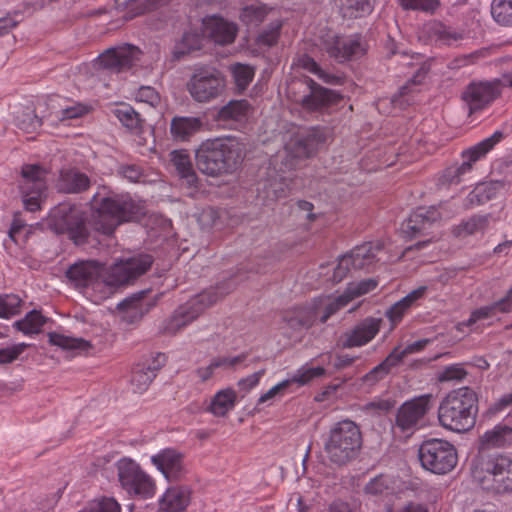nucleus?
<instances>
[{
  "instance_id": "nucleus-20",
  "label": "nucleus",
  "mask_w": 512,
  "mask_h": 512,
  "mask_svg": "<svg viewBox=\"0 0 512 512\" xmlns=\"http://www.w3.org/2000/svg\"><path fill=\"white\" fill-rule=\"evenodd\" d=\"M309 93L301 99L302 107L307 111H319L330 105L337 104L341 99L340 95L333 90L324 88L314 80H305Z\"/></svg>"
},
{
  "instance_id": "nucleus-5",
  "label": "nucleus",
  "mask_w": 512,
  "mask_h": 512,
  "mask_svg": "<svg viewBox=\"0 0 512 512\" xmlns=\"http://www.w3.org/2000/svg\"><path fill=\"white\" fill-rule=\"evenodd\" d=\"M362 447L359 426L351 420L337 422L329 431L324 450L331 463L344 466L357 458Z\"/></svg>"
},
{
  "instance_id": "nucleus-54",
  "label": "nucleus",
  "mask_w": 512,
  "mask_h": 512,
  "mask_svg": "<svg viewBox=\"0 0 512 512\" xmlns=\"http://www.w3.org/2000/svg\"><path fill=\"white\" fill-rule=\"evenodd\" d=\"M467 376V372L461 364H453L445 367L439 374L440 382L461 381Z\"/></svg>"
},
{
  "instance_id": "nucleus-42",
  "label": "nucleus",
  "mask_w": 512,
  "mask_h": 512,
  "mask_svg": "<svg viewBox=\"0 0 512 512\" xmlns=\"http://www.w3.org/2000/svg\"><path fill=\"white\" fill-rule=\"evenodd\" d=\"M49 343L66 350H87L90 348L88 341L82 338L67 337L56 332L48 333Z\"/></svg>"
},
{
  "instance_id": "nucleus-61",
  "label": "nucleus",
  "mask_w": 512,
  "mask_h": 512,
  "mask_svg": "<svg viewBox=\"0 0 512 512\" xmlns=\"http://www.w3.org/2000/svg\"><path fill=\"white\" fill-rule=\"evenodd\" d=\"M388 488H389L388 479L385 476L380 475V476L373 478L366 484L365 491H366V493L371 494V495H378V494H382Z\"/></svg>"
},
{
  "instance_id": "nucleus-51",
  "label": "nucleus",
  "mask_w": 512,
  "mask_h": 512,
  "mask_svg": "<svg viewBox=\"0 0 512 512\" xmlns=\"http://www.w3.org/2000/svg\"><path fill=\"white\" fill-rule=\"evenodd\" d=\"M492 198V192L486 185L477 186L466 197L465 208L470 209L482 205Z\"/></svg>"
},
{
  "instance_id": "nucleus-15",
  "label": "nucleus",
  "mask_w": 512,
  "mask_h": 512,
  "mask_svg": "<svg viewBox=\"0 0 512 512\" xmlns=\"http://www.w3.org/2000/svg\"><path fill=\"white\" fill-rule=\"evenodd\" d=\"M381 324V318H364L341 334L338 339V346L343 349H351L368 344L379 333Z\"/></svg>"
},
{
  "instance_id": "nucleus-40",
  "label": "nucleus",
  "mask_w": 512,
  "mask_h": 512,
  "mask_svg": "<svg viewBox=\"0 0 512 512\" xmlns=\"http://www.w3.org/2000/svg\"><path fill=\"white\" fill-rule=\"evenodd\" d=\"M202 41L201 35L197 32L184 33L180 43L175 47V58L180 59L191 52L200 50L202 48Z\"/></svg>"
},
{
  "instance_id": "nucleus-57",
  "label": "nucleus",
  "mask_w": 512,
  "mask_h": 512,
  "mask_svg": "<svg viewBox=\"0 0 512 512\" xmlns=\"http://www.w3.org/2000/svg\"><path fill=\"white\" fill-rule=\"evenodd\" d=\"M26 343H19L11 347L0 349V364H8L16 360L21 353L28 347Z\"/></svg>"
},
{
  "instance_id": "nucleus-24",
  "label": "nucleus",
  "mask_w": 512,
  "mask_h": 512,
  "mask_svg": "<svg viewBox=\"0 0 512 512\" xmlns=\"http://www.w3.org/2000/svg\"><path fill=\"white\" fill-rule=\"evenodd\" d=\"M325 140V134L320 128H312L295 139L291 152L297 158L311 157L324 144Z\"/></svg>"
},
{
  "instance_id": "nucleus-16",
  "label": "nucleus",
  "mask_w": 512,
  "mask_h": 512,
  "mask_svg": "<svg viewBox=\"0 0 512 512\" xmlns=\"http://www.w3.org/2000/svg\"><path fill=\"white\" fill-rule=\"evenodd\" d=\"M141 51L138 47L126 44L107 49L98 57L99 65L113 73L127 71L139 61Z\"/></svg>"
},
{
  "instance_id": "nucleus-10",
  "label": "nucleus",
  "mask_w": 512,
  "mask_h": 512,
  "mask_svg": "<svg viewBox=\"0 0 512 512\" xmlns=\"http://www.w3.org/2000/svg\"><path fill=\"white\" fill-rule=\"evenodd\" d=\"M116 468L118 481L127 494L141 499L154 495V481L134 460L122 458L116 463Z\"/></svg>"
},
{
  "instance_id": "nucleus-32",
  "label": "nucleus",
  "mask_w": 512,
  "mask_h": 512,
  "mask_svg": "<svg viewBox=\"0 0 512 512\" xmlns=\"http://www.w3.org/2000/svg\"><path fill=\"white\" fill-rule=\"evenodd\" d=\"M170 161L178 175L184 179L189 186L196 185L198 177L187 150L181 149L172 151L170 153Z\"/></svg>"
},
{
  "instance_id": "nucleus-8",
  "label": "nucleus",
  "mask_w": 512,
  "mask_h": 512,
  "mask_svg": "<svg viewBox=\"0 0 512 512\" xmlns=\"http://www.w3.org/2000/svg\"><path fill=\"white\" fill-rule=\"evenodd\" d=\"M226 87L221 72L210 66H195L186 88L191 98L197 103H209L219 98Z\"/></svg>"
},
{
  "instance_id": "nucleus-19",
  "label": "nucleus",
  "mask_w": 512,
  "mask_h": 512,
  "mask_svg": "<svg viewBox=\"0 0 512 512\" xmlns=\"http://www.w3.org/2000/svg\"><path fill=\"white\" fill-rule=\"evenodd\" d=\"M501 80L492 82L471 83L462 94L469 106L470 113L481 110L489 105L500 94Z\"/></svg>"
},
{
  "instance_id": "nucleus-4",
  "label": "nucleus",
  "mask_w": 512,
  "mask_h": 512,
  "mask_svg": "<svg viewBox=\"0 0 512 512\" xmlns=\"http://www.w3.org/2000/svg\"><path fill=\"white\" fill-rule=\"evenodd\" d=\"M235 286V281L204 290L180 305L173 314L165 319L159 331L165 335H175L196 320L206 309L228 294Z\"/></svg>"
},
{
  "instance_id": "nucleus-49",
  "label": "nucleus",
  "mask_w": 512,
  "mask_h": 512,
  "mask_svg": "<svg viewBox=\"0 0 512 512\" xmlns=\"http://www.w3.org/2000/svg\"><path fill=\"white\" fill-rule=\"evenodd\" d=\"M22 300L15 294L0 296V318H9L20 312Z\"/></svg>"
},
{
  "instance_id": "nucleus-17",
  "label": "nucleus",
  "mask_w": 512,
  "mask_h": 512,
  "mask_svg": "<svg viewBox=\"0 0 512 512\" xmlns=\"http://www.w3.org/2000/svg\"><path fill=\"white\" fill-rule=\"evenodd\" d=\"M167 357L164 353H157L132 369L131 386L134 393L145 392L157 376L161 368L166 364Z\"/></svg>"
},
{
  "instance_id": "nucleus-9",
  "label": "nucleus",
  "mask_w": 512,
  "mask_h": 512,
  "mask_svg": "<svg viewBox=\"0 0 512 512\" xmlns=\"http://www.w3.org/2000/svg\"><path fill=\"white\" fill-rule=\"evenodd\" d=\"M49 226L59 234H68L76 245L87 242L89 231L84 213L75 205L62 203L49 214Z\"/></svg>"
},
{
  "instance_id": "nucleus-50",
  "label": "nucleus",
  "mask_w": 512,
  "mask_h": 512,
  "mask_svg": "<svg viewBox=\"0 0 512 512\" xmlns=\"http://www.w3.org/2000/svg\"><path fill=\"white\" fill-rule=\"evenodd\" d=\"M404 10L421 11L428 14H434L440 7L439 0H399Z\"/></svg>"
},
{
  "instance_id": "nucleus-62",
  "label": "nucleus",
  "mask_w": 512,
  "mask_h": 512,
  "mask_svg": "<svg viewBox=\"0 0 512 512\" xmlns=\"http://www.w3.org/2000/svg\"><path fill=\"white\" fill-rule=\"evenodd\" d=\"M512 404V392L503 395L497 402L492 404L485 415L489 418L495 416L496 414L504 411L508 406Z\"/></svg>"
},
{
  "instance_id": "nucleus-59",
  "label": "nucleus",
  "mask_w": 512,
  "mask_h": 512,
  "mask_svg": "<svg viewBox=\"0 0 512 512\" xmlns=\"http://www.w3.org/2000/svg\"><path fill=\"white\" fill-rule=\"evenodd\" d=\"M405 354L403 353L402 350H400V347L397 346L395 347L390 353L389 355L381 362L379 363L384 371L386 372V374H389V372L391 371L392 368L398 366L402 361L403 359L405 358Z\"/></svg>"
},
{
  "instance_id": "nucleus-53",
  "label": "nucleus",
  "mask_w": 512,
  "mask_h": 512,
  "mask_svg": "<svg viewBox=\"0 0 512 512\" xmlns=\"http://www.w3.org/2000/svg\"><path fill=\"white\" fill-rule=\"evenodd\" d=\"M282 23L274 21L270 23L258 36V43L266 46H273L277 43Z\"/></svg>"
},
{
  "instance_id": "nucleus-35",
  "label": "nucleus",
  "mask_w": 512,
  "mask_h": 512,
  "mask_svg": "<svg viewBox=\"0 0 512 512\" xmlns=\"http://www.w3.org/2000/svg\"><path fill=\"white\" fill-rule=\"evenodd\" d=\"M426 290L427 288L425 286H421L411 291L405 297L393 304L386 311L385 315L393 324H397L402 320L404 314L412 306V304L424 296Z\"/></svg>"
},
{
  "instance_id": "nucleus-23",
  "label": "nucleus",
  "mask_w": 512,
  "mask_h": 512,
  "mask_svg": "<svg viewBox=\"0 0 512 512\" xmlns=\"http://www.w3.org/2000/svg\"><path fill=\"white\" fill-rule=\"evenodd\" d=\"M204 33L218 45H228L234 42L237 27L220 17H210L203 22Z\"/></svg>"
},
{
  "instance_id": "nucleus-25",
  "label": "nucleus",
  "mask_w": 512,
  "mask_h": 512,
  "mask_svg": "<svg viewBox=\"0 0 512 512\" xmlns=\"http://www.w3.org/2000/svg\"><path fill=\"white\" fill-rule=\"evenodd\" d=\"M147 292L146 290L139 291L117 304V309L126 313L125 320L130 323L138 321L154 306V302L145 299Z\"/></svg>"
},
{
  "instance_id": "nucleus-33",
  "label": "nucleus",
  "mask_w": 512,
  "mask_h": 512,
  "mask_svg": "<svg viewBox=\"0 0 512 512\" xmlns=\"http://www.w3.org/2000/svg\"><path fill=\"white\" fill-rule=\"evenodd\" d=\"M190 500L188 490L181 487H170L160 500V508L165 512H181Z\"/></svg>"
},
{
  "instance_id": "nucleus-2",
  "label": "nucleus",
  "mask_w": 512,
  "mask_h": 512,
  "mask_svg": "<svg viewBox=\"0 0 512 512\" xmlns=\"http://www.w3.org/2000/svg\"><path fill=\"white\" fill-rule=\"evenodd\" d=\"M244 150V145L233 137L207 139L195 151L196 166L211 177L232 174L242 163Z\"/></svg>"
},
{
  "instance_id": "nucleus-28",
  "label": "nucleus",
  "mask_w": 512,
  "mask_h": 512,
  "mask_svg": "<svg viewBox=\"0 0 512 512\" xmlns=\"http://www.w3.org/2000/svg\"><path fill=\"white\" fill-rule=\"evenodd\" d=\"M382 249V245L371 242L356 246L349 254L345 256L351 260V267L354 270L370 271L376 263V253Z\"/></svg>"
},
{
  "instance_id": "nucleus-47",
  "label": "nucleus",
  "mask_w": 512,
  "mask_h": 512,
  "mask_svg": "<svg viewBox=\"0 0 512 512\" xmlns=\"http://www.w3.org/2000/svg\"><path fill=\"white\" fill-rule=\"evenodd\" d=\"M373 10L370 0H346L343 4L344 15L349 18L363 17Z\"/></svg>"
},
{
  "instance_id": "nucleus-29",
  "label": "nucleus",
  "mask_w": 512,
  "mask_h": 512,
  "mask_svg": "<svg viewBox=\"0 0 512 512\" xmlns=\"http://www.w3.org/2000/svg\"><path fill=\"white\" fill-rule=\"evenodd\" d=\"M511 443L512 427L507 424H498L479 438L478 449L479 452H483L491 448L504 447Z\"/></svg>"
},
{
  "instance_id": "nucleus-12",
  "label": "nucleus",
  "mask_w": 512,
  "mask_h": 512,
  "mask_svg": "<svg viewBox=\"0 0 512 512\" xmlns=\"http://www.w3.org/2000/svg\"><path fill=\"white\" fill-rule=\"evenodd\" d=\"M433 402L432 394H423L405 401L397 410L395 428L409 434L421 428Z\"/></svg>"
},
{
  "instance_id": "nucleus-45",
  "label": "nucleus",
  "mask_w": 512,
  "mask_h": 512,
  "mask_svg": "<svg viewBox=\"0 0 512 512\" xmlns=\"http://www.w3.org/2000/svg\"><path fill=\"white\" fill-rule=\"evenodd\" d=\"M230 71L238 90H245L254 77V69L250 65L235 63L230 66Z\"/></svg>"
},
{
  "instance_id": "nucleus-1",
  "label": "nucleus",
  "mask_w": 512,
  "mask_h": 512,
  "mask_svg": "<svg viewBox=\"0 0 512 512\" xmlns=\"http://www.w3.org/2000/svg\"><path fill=\"white\" fill-rule=\"evenodd\" d=\"M90 225L101 234L112 235L123 223L137 220L144 207L129 193H117L103 186L90 200Z\"/></svg>"
},
{
  "instance_id": "nucleus-38",
  "label": "nucleus",
  "mask_w": 512,
  "mask_h": 512,
  "mask_svg": "<svg viewBox=\"0 0 512 512\" xmlns=\"http://www.w3.org/2000/svg\"><path fill=\"white\" fill-rule=\"evenodd\" d=\"M113 113L127 129L136 133L141 130L143 120L139 113L129 104H120L113 110Z\"/></svg>"
},
{
  "instance_id": "nucleus-43",
  "label": "nucleus",
  "mask_w": 512,
  "mask_h": 512,
  "mask_svg": "<svg viewBox=\"0 0 512 512\" xmlns=\"http://www.w3.org/2000/svg\"><path fill=\"white\" fill-rule=\"evenodd\" d=\"M491 14L502 26H512V0H492Z\"/></svg>"
},
{
  "instance_id": "nucleus-7",
  "label": "nucleus",
  "mask_w": 512,
  "mask_h": 512,
  "mask_svg": "<svg viewBox=\"0 0 512 512\" xmlns=\"http://www.w3.org/2000/svg\"><path fill=\"white\" fill-rule=\"evenodd\" d=\"M418 458L425 470L438 475L449 473L458 461L454 445L438 438L424 440L419 446Z\"/></svg>"
},
{
  "instance_id": "nucleus-56",
  "label": "nucleus",
  "mask_w": 512,
  "mask_h": 512,
  "mask_svg": "<svg viewBox=\"0 0 512 512\" xmlns=\"http://www.w3.org/2000/svg\"><path fill=\"white\" fill-rule=\"evenodd\" d=\"M350 302L348 295L344 292L325 305L324 312L320 316V321L325 323L333 314L345 307Z\"/></svg>"
},
{
  "instance_id": "nucleus-6",
  "label": "nucleus",
  "mask_w": 512,
  "mask_h": 512,
  "mask_svg": "<svg viewBox=\"0 0 512 512\" xmlns=\"http://www.w3.org/2000/svg\"><path fill=\"white\" fill-rule=\"evenodd\" d=\"M474 477L484 490L496 494L512 492V458L496 454L482 459Z\"/></svg>"
},
{
  "instance_id": "nucleus-52",
  "label": "nucleus",
  "mask_w": 512,
  "mask_h": 512,
  "mask_svg": "<svg viewBox=\"0 0 512 512\" xmlns=\"http://www.w3.org/2000/svg\"><path fill=\"white\" fill-rule=\"evenodd\" d=\"M377 281L374 279H365L361 280L358 283H349L344 293L348 295L349 300L352 301L356 297L362 296L372 290H374L377 286Z\"/></svg>"
},
{
  "instance_id": "nucleus-27",
  "label": "nucleus",
  "mask_w": 512,
  "mask_h": 512,
  "mask_svg": "<svg viewBox=\"0 0 512 512\" xmlns=\"http://www.w3.org/2000/svg\"><path fill=\"white\" fill-rule=\"evenodd\" d=\"M204 127L200 117L175 116L170 122V134L177 142H187Z\"/></svg>"
},
{
  "instance_id": "nucleus-22",
  "label": "nucleus",
  "mask_w": 512,
  "mask_h": 512,
  "mask_svg": "<svg viewBox=\"0 0 512 512\" xmlns=\"http://www.w3.org/2000/svg\"><path fill=\"white\" fill-rule=\"evenodd\" d=\"M102 266L96 261H79L66 271V277L76 287L94 285L101 276Z\"/></svg>"
},
{
  "instance_id": "nucleus-58",
  "label": "nucleus",
  "mask_w": 512,
  "mask_h": 512,
  "mask_svg": "<svg viewBox=\"0 0 512 512\" xmlns=\"http://www.w3.org/2000/svg\"><path fill=\"white\" fill-rule=\"evenodd\" d=\"M136 100L147 103L154 107L160 102V96L153 87L142 86L136 93Z\"/></svg>"
},
{
  "instance_id": "nucleus-26",
  "label": "nucleus",
  "mask_w": 512,
  "mask_h": 512,
  "mask_svg": "<svg viewBox=\"0 0 512 512\" xmlns=\"http://www.w3.org/2000/svg\"><path fill=\"white\" fill-rule=\"evenodd\" d=\"M152 463L169 481L178 480L183 470L182 455L175 450L166 449L152 456Z\"/></svg>"
},
{
  "instance_id": "nucleus-41",
  "label": "nucleus",
  "mask_w": 512,
  "mask_h": 512,
  "mask_svg": "<svg viewBox=\"0 0 512 512\" xmlns=\"http://www.w3.org/2000/svg\"><path fill=\"white\" fill-rule=\"evenodd\" d=\"M297 65L300 68L316 75L319 79L323 80L326 83H330V84H338L339 83V80H340L339 77L329 74L326 71H324L312 57H310L306 54H304L298 58Z\"/></svg>"
},
{
  "instance_id": "nucleus-30",
  "label": "nucleus",
  "mask_w": 512,
  "mask_h": 512,
  "mask_svg": "<svg viewBox=\"0 0 512 512\" xmlns=\"http://www.w3.org/2000/svg\"><path fill=\"white\" fill-rule=\"evenodd\" d=\"M317 317L315 306H305L286 311L283 314V321L288 328L299 331L310 328L315 323Z\"/></svg>"
},
{
  "instance_id": "nucleus-18",
  "label": "nucleus",
  "mask_w": 512,
  "mask_h": 512,
  "mask_svg": "<svg viewBox=\"0 0 512 512\" xmlns=\"http://www.w3.org/2000/svg\"><path fill=\"white\" fill-rule=\"evenodd\" d=\"M440 219V212L435 207H419L402 223L401 229L411 238L428 235Z\"/></svg>"
},
{
  "instance_id": "nucleus-31",
  "label": "nucleus",
  "mask_w": 512,
  "mask_h": 512,
  "mask_svg": "<svg viewBox=\"0 0 512 512\" xmlns=\"http://www.w3.org/2000/svg\"><path fill=\"white\" fill-rule=\"evenodd\" d=\"M250 108L247 100H231L219 109L216 120L227 124L242 122L247 118Z\"/></svg>"
},
{
  "instance_id": "nucleus-44",
  "label": "nucleus",
  "mask_w": 512,
  "mask_h": 512,
  "mask_svg": "<svg viewBox=\"0 0 512 512\" xmlns=\"http://www.w3.org/2000/svg\"><path fill=\"white\" fill-rule=\"evenodd\" d=\"M36 188H28V186H20L22 202L26 210L35 212L40 209V200L46 189V185L38 182Z\"/></svg>"
},
{
  "instance_id": "nucleus-63",
  "label": "nucleus",
  "mask_w": 512,
  "mask_h": 512,
  "mask_svg": "<svg viewBox=\"0 0 512 512\" xmlns=\"http://www.w3.org/2000/svg\"><path fill=\"white\" fill-rule=\"evenodd\" d=\"M350 263H351V260H349V258L346 257L345 255L340 257L337 266L334 268V272H333V276H332V280L334 282H340L346 277L347 273L349 272V270L351 268Z\"/></svg>"
},
{
  "instance_id": "nucleus-3",
  "label": "nucleus",
  "mask_w": 512,
  "mask_h": 512,
  "mask_svg": "<svg viewBox=\"0 0 512 512\" xmlns=\"http://www.w3.org/2000/svg\"><path fill=\"white\" fill-rule=\"evenodd\" d=\"M478 414V396L470 387L450 391L438 408V419L442 427L453 432L471 430Z\"/></svg>"
},
{
  "instance_id": "nucleus-55",
  "label": "nucleus",
  "mask_w": 512,
  "mask_h": 512,
  "mask_svg": "<svg viewBox=\"0 0 512 512\" xmlns=\"http://www.w3.org/2000/svg\"><path fill=\"white\" fill-rule=\"evenodd\" d=\"M433 33L436 36L437 40L443 42L444 44L450 45L453 42L462 38V35L456 31H453L450 27L437 23L433 27Z\"/></svg>"
},
{
  "instance_id": "nucleus-14",
  "label": "nucleus",
  "mask_w": 512,
  "mask_h": 512,
  "mask_svg": "<svg viewBox=\"0 0 512 512\" xmlns=\"http://www.w3.org/2000/svg\"><path fill=\"white\" fill-rule=\"evenodd\" d=\"M324 50L338 63H345L364 56L367 45L362 35L357 33L346 36L334 35L325 40Z\"/></svg>"
},
{
  "instance_id": "nucleus-11",
  "label": "nucleus",
  "mask_w": 512,
  "mask_h": 512,
  "mask_svg": "<svg viewBox=\"0 0 512 512\" xmlns=\"http://www.w3.org/2000/svg\"><path fill=\"white\" fill-rule=\"evenodd\" d=\"M153 258L149 254H138L123 258L110 267L103 278L109 287H119L134 281L145 274L151 267Z\"/></svg>"
},
{
  "instance_id": "nucleus-36",
  "label": "nucleus",
  "mask_w": 512,
  "mask_h": 512,
  "mask_svg": "<svg viewBox=\"0 0 512 512\" xmlns=\"http://www.w3.org/2000/svg\"><path fill=\"white\" fill-rule=\"evenodd\" d=\"M236 401V393L232 389H224L217 392L211 400L208 407L215 416H225L229 410H231Z\"/></svg>"
},
{
  "instance_id": "nucleus-13",
  "label": "nucleus",
  "mask_w": 512,
  "mask_h": 512,
  "mask_svg": "<svg viewBox=\"0 0 512 512\" xmlns=\"http://www.w3.org/2000/svg\"><path fill=\"white\" fill-rule=\"evenodd\" d=\"M503 137V132L495 131L490 137L463 151V162L460 165L450 166L445 169L443 173L444 182L448 184L460 183L462 177L471 172L473 164L484 157Z\"/></svg>"
},
{
  "instance_id": "nucleus-60",
  "label": "nucleus",
  "mask_w": 512,
  "mask_h": 512,
  "mask_svg": "<svg viewBox=\"0 0 512 512\" xmlns=\"http://www.w3.org/2000/svg\"><path fill=\"white\" fill-rule=\"evenodd\" d=\"M118 174L130 182H138L143 176L142 168L136 164H123L118 167Z\"/></svg>"
},
{
  "instance_id": "nucleus-21",
  "label": "nucleus",
  "mask_w": 512,
  "mask_h": 512,
  "mask_svg": "<svg viewBox=\"0 0 512 512\" xmlns=\"http://www.w3.org/2000/svg\"><path fill=\"white\" fill-rule=\"evenodd\" d=\"M91 187L90 177L77 168H63L59 171L56 188L65 194H81Z\"/></svg>"
},
{
  "instance_id": "nucleus-39",
  "label": "nucleus",
  "mask_w": 512,
  "mask_h": 512,
  "mask_svg": "<svg viewBox=\"0 0 512 512\" xmlns=\"http://www.w3.org/2000/svg\"><path fill=\"white\" fill-rule=\"evenodd\" d=\"M15 125L27 133H34L42 126V118L31 107H24L16 112Z\"/></svg>"
},
{
  "instance_id": "nucleus-37",
  "label": "nucleus",
  "mask_w": 512,
  "mask_h": 512,
  "mask_svg": "<svg viewBox=\"0 0 512 512\" xmlns=\"http://www.w3.org/2000/svg\"><path fill=\"white\" fill-rule=\"evenodd\" d=\"M47 319L38 310H31L21 320L14 322L13 327L25 335L38 334L41 332Z\"/></svg>"
},
{
  "instance_id": "nucleus-46",
  "label": "nucleus",
  "mask_w": 512,
  "mask_h": 512,
  "mask_svg": "<svg viewBox=\"0 0 512 512\" xmlns=\"http://www.w3.org/2000/svg\"><path fill=\"white\" fill-rule=\"evenodd\" d=\"M22 182L20 186H28V188H36V184H45L44 175L45 172L40 165L27 164L21 169Z\"/></svg>"
},
{
  "instance_id": "nucleus-34",
  "label": "nucleus",
  "mask_w": 512,
  "mask_h": 512,
  "mask_svg": "<svg viewBox=\"0 0 512 512\" xmlns=\"http://www.w3.org/2000/svg\"><path fill=\"white\" fill-rule=\"evenodd\" d=\"M490 214H475L462 220L453 228V233L457 237H467L478 233L484 234L490 223Z\"/></svg>"
},
{
  "instance_id": "nucleus-64",
  "label": "nucleus",
  "mask_w": 512,
  "mask_h": 512,
  "mask_svg": "<svg viewBox=\"0 0 512 512\" xmlns=\"http://www.w3.org/2000/svg\"><path fill=\"white\" fill-rule=\"evenodd\" d=\"M386 375L387 374L383 367L378 364L362 377V382L368 385H374L382 380Z\"/></svg>"
},
{
  "instance_id": "nucleus-48",
  "label": "nucleus",
  "mask_w": 512,
  "mask_h": 512,
  "mask_svg": "<svg viewBox=\"0 0 512 512\" xmlns=\"http://www.w3.org/2000/svg\"><path fill=\"white\" fill-rule=\"evenodd\" d=\"M498 313H501L500 307L495 301L493 303H490L489 305L482 306L473 310L467 321L463 322V325L471 327L472 325L476 324L481 320L490 319L496 316Z\"/></svg>"
}]
</instances>
